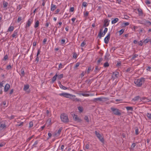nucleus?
I'll return each mask as SVG.
<instances>
[{"mask_svg":"<svg viewBox=\"0 0 151 151\" xmlns=\"http://www.w3.org/2000/svg\"><path fill=\"white\" fill-rule=\"evenodd\" d=\"M59 96H63L67 98H69L73 101H80V99L78 98H76L75 95L67 93H61L59 94Z\"/></svg>","mask_w":151,"mask_h":151,"instance_id":"nucleus-1","label":"nucleus"},{"mask_svg":"<svg viewBox=\"0 0 151 151\" xmlns=\"http://www.w3.org/2000/svg\"><path fill=\"white\" fill-rule=\"evenodd\" d=\"M145 81V78L142 77L140 78L135 79L134 82L137 86L140 87L142 85V83L144 82Z\"/></svg>","mask_w":151,"mask_h":151,"instance_id":"nucleus-2","label":"nucleus"},{"mask_svg":"<svg viewBox=\"0 0 151 151\" xmlns=\"http://www.w3.org/2000/svg\"><path fill=\"white\" fill-rule=\"evenodd\" d=\"M138 23L142 24L144 25L147 26L151 25V22L147 19H143L142 20H138Z\"/></svg>","mask_w":151,"mask_h":151,"instance_id":"nucleus-3","label":"nucleus"},{"mask_svg":"<svg viewBox=\"0 0 151 151\" xmlns=\"http://www.w3.org/2000/svg\"><path fill=\"white\" fill-rule=\"evenodd\" d=\"M60 118L61 121L64 122L66 123L69 122L68 116L66 114H62L60 116Z\"/></svg>","mask_w":151,"mask_h":151,"instance_id":"nucleus-4","label":"nucleus"},{"mask_svg":"<svg viewBox=\"0 0 151 151\" xmlns=\"http://www.w3.org/2000/svg\"><path fill=\"white\" fill-rule=\"evenodd\" d=\"M111 109L113 114L115 115H119L121 114V111L116 108L111 107Z\"/></svg>","mask_w":151,"mask_h":151,"instance_id":"nucleus-5","label":"nucleus"},{"mask_svg":"<svg viewBox=\"0 0 151 151\" xmlns=\"http://www.w3.org/2000/svg\"><path fill=\"white\" fill-rule=\"evenodd\" d=\"M95 133L96 136L100 140V141L102 143H104V140L103 137L101 136V134L97 131H95Z\"/></svg>","mask_w":151,"mask_h":151,"instance_id":"nucleus-6","label":"nucleus"},{"mask_svg":"<svg viewBox=\"0 0 151 151\" xmlns=\"http://www.w3.org/2000/svg\"><path fill=\"white\" fill-rule=\"evenodd\" d=\"M119 73L118 72L115 71L113 72L111 76V79L114 81L115 79L118 78Z\"/></svg>","mask_w":151,"mask_h":151,"instance_id":"nucleus-7","label":"nucleus"},{"mask_svg":"<svg viewBox=\"0 0 151 151\" xmlns=\"http://www.w3.org/2000/svg\"><path fill=\"white\" fill-rule=\"evenodd\" d=\"M110 33L108 34L107 36L105 37L104 39V41L106 44H108L110 38Z\"/></svg>","mask_w":151,"mask_h":151,"instance_id":"nucleus-8","label":"nucleus"},{"mask_svg":"<svg viewBox=\"0 0 151 151\" xmlns=\"http://www.w3.org/2000/svg\"><path fill=\"white\" fill-rule=\"evenodd\" d=\"M62 130V127H60L57 132H55V133L54 134V136L56 137L59 136L60 135V133Z\"/></svg>","mask_w":151,"mask_h":151,"instance_id":"nucleus-9","label":"nucleus"},{"mask_svg":"<svg viewBox=\"0 0 151 151\" xmlns=\"http://www.w3.org/2000/svg\"><path fill=\"white\" fill-rule=\"evenodd\" d=\"M33 21V20L31 18L29 19L27 22V24H26L25 27L27 28V27H29L31 25Z\"/></svg>","mask_w":151,"mask_h":151,"instance_id":"nucleus-10","label":"nucleus"},{"mask_svg":"<svg viewBox=\"0 0 151 151\" xmlns=\"http://www.w3.org/2000/svg\"><path fill=\"white\" fill-rule=\"evenodd\" d=\"M110 21V20L107 19H105L104 20V27H106L109 26V22Z\"/></svg>","mask_w":151,"mask_h":151,"instance_id":"nucleus-11","label":"nucleus"},{"mask_svg":"<svg viewBox=\"0 0 151 151\" xmlns=\"http://www.w3.org/2000/svg\"><path fill=\"white\" fill-rule=\"evenodd\" d=\"M6 125L4 123L1 122L0 123V130H2L5 128Z\"/></svg>","mask_w":151,"mask_h":151,"instance_id":"nucleus-12","label":"nucleus"},{"mask_svg":"<svg viewBox=\"0 0 151 151\" xmlns=\"http://www.w3.org/2000/svg\"><path fill=\"white\" fill-rule=\"evenodd\" d=\"M10 87V86L9 84L7 83L6 84L4 88V91L5 92H6L9 90Z\"/></svg>","mask_w":151,"mask_h":151,"instance_id":"nucleus-13","label":"nucleus"},{"mask_svg":"<svg viewBox=\"0 0 151 151\" xmlns=\"http://www.w3.org/2000/svg\"><path fill=\"white\" fill-rule=\"evenodd\" d=\"M57 8V6L53 4L52 3L50 7V10L51 11H53Z\"/></svg>","mask_w":151,"mask_h":151,"instance_id":"nucleus-14","label":"nucleus"},{"mask_svg":"<svg viewBox=\"0 0 151 151\" xmlns=\"http://www.w3.org/2000/svg\"><path fill=\"white\" fill-rule=\"evenodd\" d=\"M137 10L138 12V14L139 16H142L143 15V13L142 9L138 8L137 9Z\"/></svg>","mask_w":151,"mask_h":151,"instance_id":"nucleus-15","label":"nucleus"},{"mask_svg":"<svg viewBox=\"0 0 151 151\" xmlns=\"http://www.w3.org/2000/svg\"><path fill=\"white\" fill-rule=\"evenodd\" d=\"M58 76L57 73H56L55 75L52 77L51 82L53 83L56 80Z\"/></svg>","mask_w":151,"mask_h":151,"instance_id":"nucleus-16","label":"nucleus"},{"mask_svg":"<svg viewBox=\"0 0 151 151\" xmlns=\"http://www.w3.org/2000/svg\"><path fill=\"white\" fill-rule=\"evenodd\" d=\"M73 117V119L75 121H77L78 122H80L81 121V119L78 117L77 115L74 114Z\"/></svg>","mask_w":151,"mask_h":151,"instance_id":"nucleus-17","label":"nucleus"},{"mask_svg":"<svg viewBox=\"0 0 151 151\" xmlns=\"http://www.w3.org/2000/svg\"><path fill=\"white\" fill-rule=\"evenodd\" d=\"M111 23L112 24H114L117 22L119 20L118 18H116L114 19L113 18L111 19Z\"/></svg>","mask_w":151,"mask_h":151,"instance_id":"nucleus-18","label":"nucleus"},{"mask_svg":"<svg viewBox=\"0 0 151 151\" xmlns=\"http://www.w3.org/2000/svg\"><path fill=\"white\" fill-rule=\"evenodd\" d=\"M93 70V68H92L91 66H89L88 67V70L86 71H85V73L87 74H88L90 72H91Z\"/></svg>","mask_w":151,"mask_h":151,"instance_id":"nucleus-19","label":"nucleus"},{"mask_svg":"<svg viewBox=\"0 0 151 151\" xmlns=\"http://www.w3.org/2000/svg\"><path fill=\"white\" fill-rule=\"evenodd\" d=\"M58 83L59 84V86L61 88L64 90H66L67 89V88L66 87H65L62 85L60 81L58 82Z\"/></svg>","mask_w":151,"mask_h":151,"instance_id":"nucleus-20","label":"nucleus"},{"mask_svg":"<svg viewBox=\"0 0 151 151\" xmlns=\"http://www.w3.org/2000/svg\"><path fill=\"white\" fill-rule=\"evenodd\" d=\"M102 98L99 97L98 98H94L93 100V102H96L97 101H102Z\"/></svg>","mask_w":151,"mask_h":151,"instance_id":"nucleus-21","label":"nucleus"},{"mask_svg":"<svg viewBox=\"0 0 151 151\" xmlns=\"http://www.w3.org/2000/svg\"><path fill=\"white\" fill-rule=\"evenodd\" d=\"M103 34L104 33L102 32V29H101L98 34V37H99L100 38H101L102 37H103L104 35Z\"/></svg>","mask_w":151,"mask_h":151,"instance_id":"nucleus-22","label":"nucleus"},{"mask_svg":"<svg viewBox=\"0 0 151 151\" xmlns=\"http://www.w3.org/2000/svg\"><path fill=\"white\" fill-rule=\"evenodd\" d=\"M40 24V23L38 20H37L35 21L34 27L35 28H36L39 27Z\"/></svg>","mask_w":151,"mask_h":151,"instance_id":"nucleus-23","label":"nucleus"},{"mask_svg":"<svg viewBox=\"0 0 151 151\" xmlns=\"http://www.w3.org/2000/svg\"><path fill=\"white\" fill-rule=\"evenodd\" d=\"M150 38L148 37L146 38V39L144 40V41H143V43L146 44V43H148L149 42H150Z\"/></svg>","mask_w":151,"mask_h":151,"instance_id":"nucleus-24","label":"nucleus"},{"mask_svg":"<svg viewBox=\"0 0 151 151\" xmlns=\"http://www.w3.org/2000/svg\"><path fill=\"white\" fill-rule=\"evenodd\" d=\"M109 56L110 55L109 53H106L104 56V59L106 60H108Z\"/></svg>","mask_w":151,"mask_h":151,"instance_id":"nucleus-25","label":"nucleus"},{"mask_svg":"<svg viewBox=\"0 0 151 151\" xmlns=\"http://www.w3.org/2000/svg\"><path fill=\"white\" fill-rule=\"evenodd\" d=\"M29 86L28 84L25 85L24 86L23 90L25 91H26L27 90L29 89Z\"/></svg>","mask_w":151,"mask_h":151,"instance_id":"nucleus-26","label":"nucleus"},{"mask_svg":"<svg viewBox=\"0 0 151 151\" xmlns=\"http://www.w3.org/2000/svg\"><path fill=\"white\" fill-rule=\"evenodd\" d=\"M18 31L16 30L14 31V33L12 35V37L13 38L14 37L17 35Z\"/></svg>","mask_w":151,"mask_h":151,"instance_id":"nucleus-27","label":"nucleus"},{"mask_svg":"<svg viewBox=\"0 0 151 151\" xmlns=\"http://www.w3.org/2000/svg\"><path fill=\"white\" fill-rule=\"evenodd\" d=\"M14 27L13 26H10L8 29V32H12L13 31Z\"/></svg>","mask_w":151,"mask_h":151,"instance_id":"nucleus-28","label":"nucleus"},{"mask_svg":"<svg viewBox=\"0 0 151 151\" xmlns=\"http://www.w3.org/2000/svg\"><path fill=\"white\" fill-rule=\"evenodd\" d=\"M126 108L127 111H132L133 110V108L131 106H127Z\"/></svg>","mask_w":151,"mask_h":151,"instance_id":"nucleus-29","label":"nucleus"},{"mask_svg":"<svg viewBox=\"0 0 151 151\" xmlns=\"http://www.w3.org/2000/svg\"><path fill=\"white\" fill-rule=\"evenodd\" d=\"M21 74L22 76H24L25 73L24 72V70L23 68H22L21 70Z\"/></svg>","mask_w":151,"mask_h":151,"instance_id":"nucleus-30","label":"nucleus"},{"mask_svg":"<svg viewBox=\"0 0 151 151\" xmlns=\"http://www.w3.org/2000/svg\"><path fill=\"white\" fill-rule=\"evenodd\" d=\"M58 79L60 80L63 77V74H60L59 75H58Z\"/></svg>","mask_w":151,"mask_h":151,"instance_id":"nucleus-31","label":"nucleus"},{"mask_svg":"<svg viewBox=\"0 0 151 151\" xmlns=\"http://www.w3.org/2000/svg\"><path fill=\"white\" fill-rule=\"evenodd\" d=\"M139 133V129L137 127L135 128V134L136 135H138Z\"/></svg>","mask_w":151,"mask_h":151,"instance_id":"nucleus-32","label":"nucleus"},{"mask_svg":"<svg viewBox=\"0 0 151 151\" xmlns=\"http://www.w3.org/2000/svg\"><path fill=\"white\" fill-rule=\"evenodd\" d=\"M78 108L80 112L81 113L83 112V109L82 106H78Z\"/></svg>","mask_w":151,"mask_h":151,"instance_id":"nucleus-33","label":"nucleus"},{"mask_svg":"<svg viewBox=\"0 0 151 151\" xmlns=\"http://www.w3.org/2000/svg\"><path fill=\"white\" fill-rule=\"evenodd\" d=\"M79 95H82L84 96H89V94L84 93H79Z\"/></svg>","mask_w":151,"mask_h":151,"instance_id":"nucleus-34","label":"nucleus"},{"mask_svg":"<svg viewBox=\"0 0 151 151\" xmlns=\"http://www.w3.org/2000/svg\"><path fill=\"white\" fill-rule=\"evenodd\" d=\"M8 3L6 1H4L3 3V7L4 8H5L7 7L8 5Z\"/></svg>","mask_w":151,"mask_h":151,"instance_id":"nucleus-35","label":"nucleus"},{"mask_svg":"<svg viewBox=\"0 0 151 151\" xmlns=\"http://www.w3.org/2000/svg\"><path fill=\"white\" fill-rule=\"evenodd\" d=\"M73 57L75 59H76L77 58V53L76 52H73Z\"/></svg>","mask_w":151,"mask_h":151,"instance_id":"nucleus-36","label":"nucleus"},{"mask_svg":"<svg viewBox=\"0 0 151 151\" xmlns=\"http://www.w3.org/2000/svg\"><path fill=\"white\" fill-rule=\"evenodd\" d=\"M100 69L98 66H97L96 67L95 69V73H97L99 71Z\"/></svg>","mask_w":151,"mask_h":151,"instance_id":"nucleus-37","label":"nucleus"},{"mask_svg":"<svg viewBox=\"0 0 151 151\" xmlns=\"http://www.w3.org/2000/svg\"><path fill=\"white\" fill-rule=\"evenodd\" d=\"M138 56V55L137 54H135L133 55L132 58V60H134L135 58H137Z\"/></svg>","mask_w":151,"mask_h":151,"instance_id":"nucleus-38","label":"nucleus"},{"mask_svg":"<svg viewBox=\"0 0 151 151\" xmlns=\"http://www.w3.org/2000/svg\"><path fill=\"white\" fill-rule=\"evenodd\" d=\"M139 98V96H137L135 97L132 100L134 101H138Z\"/></svg>","mask_w":151,"mask_h":151,"instance_id":"nucleus-39","label":"nucleus"},{"mask_svg":"<svg viewBox=\"0 0 151 151\" xmlns=\"http://www.w3.org/2000/svg\"><path fill=\"white\" fill-rule=\"evenodd\" d=\"M64 65H63L61 63H60L59 65L58 70H59L61 68H63Z\"/></svg>","mask_w":151,"mask_h":151,"instance_id":"nucleus-40","label":"nucleus"},{"mask_svg":"<svg viewBox=\"0 0 151 151\" xmlns=\"http://www.w3.org/2000/svg\"><path fill=\"white\" fill-rule=\"evenodd\" d=\"M87 3L86 2H85V1H84L83 2V3H82V6H83L84 7H86L87 6Z\"/></svg>","mask_w":151,"mask_h":151,"instance_id":"nucleus-41","label":"nucleus"},{"mask_svg":"<svg viewBox=\"0 0 151 151\" xmlns=\"http://www.w3.org/2000/svg\"><path fill=\"white\" fill-rule=\"evenodd\" d=\"M38 143V141L37 140L35 141L33 145H32V146L33 147H37L36 145Z\"/></svg>","mask_w":151,"mask_h":151,"instance_id":"nucleus-42","label":"nucleus"},{"mask_svg":"<svg viewBox=\"0 0 151 151\" xmlns=\"http://www.w3.org/2000/svg\"><path fill=\"white\" fill-rule=\"evenodd\" d=\"M109 66V64L107 62L105 63L104 65V67H108Z\"/></svg>","mask_w":151,"mask_h":151,"instance_id":"nucleus-43","label":"nucleus"},{"mask_svg":"<svg viewBox=\"0 0 151 151\" xmlns=\"http://www.w3.org/2000/svg\"><path fill=\"white\" fill-rule=\"evenodd\" d=\"M84 119L88 122H89L88 118V116H86L84 117Z\"/></svg>","mask_w":151,"mask_h":151,"instance_id":"nucleus-44","label":"nucleus"},{"mask_svg":"<svg viewBox=\"0 0 151 151\" xmlns=\"http://www.w3.org/2000/svg\"><path fill=\"white\" fill-rule=\"evenodd\" d=\"M86 44V42L85 41H83L81 43V47H84Z\"/></svg>","mask_w":151,"mask_h":151,"instance_id":"nucleus-45","label":"nucleus"},{"mask_svg":"<svg viewBox=\"0 0 151 151\" xmlns=\"http://www.w3.org/2000/svg\"><path fill=\"white\" fill-rule=\"evenodd\" d=\"M33 126V123L32 122H30L29 123V128L32 127Z\"/></svg>","mask_w":151,"mask_h":151,"instance_id":"nucleus-46","label":"nucleus"},{"mask_svg":"<svg viewBox=\"0 0 151 151\" xmlns=\"http://www.w3.org/2000/svg\"><path fill=\"white\" fill-rule=\"evenodd\" d=\"M147 116L149 119H151V114L150 113H147Z\"/></svg>","mask_w":151,"mask_h":151,"instance_id":"nucleus-47","label":"nucleus"},{"mask_svg":"<svg viewBox=\"0 0 151 151\" xmlns=\"http://www.w3.org/2000/svg\"><path fill=\"white\" fill-rule=\"evenodd\" d=\"M12 68V67L10 65H9L6 66V69L8 70H9L11 69Z\"/></svg>","mask_w":151,"mask_h":151,"instance_id":"nucleus-48","label":"nucleus"},{"mask_svg":"<svg viewBox=\"0 0 151 151\" xmlns=\"http://www.w3.org/2000/svg\"><path fill=\"white\" fill-rule=\"evenodd\" d=\"M132 69L131 68H128L127 69L126 71L127 72H132Z\"/></svg>","mask_w":151,"mask_h":151,"instance_id":"nucleus-49","label":"nucleus"},{"mask_svg":"<svg viewBox=\"0 0 151 151\" xmlns=\"http://www.w3.org/2000/svg\"><path fill=\"white\" fill-rule=\"evenodd\" d=\"M80 64V62H77L76 64V65L74 67L75 68H76L78 67L79 66Z\"/></svg>","mask_w":151,"mask_h":151,"instance_id":"nucleus-50","label":"nucleus"},{"mask_svg":"<svg viewBox=\"0 0 151 151\" xmlns=\"http://www.w3.org/2000/svg\"><path fill=\"white\" fill-rule=\"evenodd\" d=\"M108 30V29L107 28H105L104 31V35H105L106 33L107 32Z\"/></svg>","mask_w":151,"mask_h":151,"instance_id":"nucleus-51","label":"nucleus"},{"mask_svg":"<svg viewBox=\"0 0 151 151\" xmlns=\"http://www.w3.org/2000/svg\"><path fill=\"white\" fill-rule=\"evenodd\" d=\"M124 29H122L119 31V33L120 35L122 34L124 32Z\"/></svg>","mask_w":151,"mask_h":151,"instance_id":"nucleus-52","label":"nucleus"},{"mask_svg":"<svg viewBox=\"0 0 151 151\" xmlns=\"http://www.w3.org/2000/svg\"><path fill=\"white\" fill-rule=\"evenodd\" d=\"M136 146V144L135 143H133L132 145L131 146V147L133 149Z\"/></svg>","mask_w":151,"mask_h":151,"instance_id":"nucleus-53","label":"nucleus"},{"mask_svg":"<svg viewBox=\"0 0 151 151\" xmlns=\"http://www.w3.org/2000/svg\"><path fill=\"white\" fill-rule=\"evenodd\" d=\"M74 7H71V8H70V9L69 11H70V12H73L74 11Z\"/></svg>","mask_w":151,"mask_h":151,"instance_id":"nucleus-54","label":"nucleus"},{"mask_svg":"<svg viewBox=\"0 0 151 151\" xmlns=\"http://www.w3.org/2000/svg\"><path fill=\"white\" fill-rule=\"evenodd\" d=\"M49 24H50V22H46L45 24V26L46 27H48L49 26Z\"/></svg>","mask_w":151,"mask_h":151,"instance_id":"nucleus-55","label":"nucleus"},{"mask_svg":"<svg viewBox=\"0 0 151 151\" xmlns=\"http://www.w3.org/2000/svg\"><path fill=\"white\" fill-rule=\"evenodd\" d=\"M145 2L147 4H151L150 2L148 0H146Z\"/></svg>","mask_w":151,"mask_h":151,"instance_id":"nucleus-56","label":"nucleus"},{"mask_svg":"<svg viewBox=\"0 0 151 151\" xmlns=\"http://www.w3.org/2000/svg\"><path fill=\"white\" fill-rule=\"evenodd\" d=\"M88 14H89V12L88 11H86V12L84 14V16L86 17H87L88 16Z\"/></svg>","mask_w":151,"mask_h":151,"instance_id":"nucleus-57","label":"nucleus"},{"mask_svg":"<svg viewBox=\"0 0 151 151\" xmlns=\"http://www.w3.org/2000/svg\"><path fill=\"white\" fill-rule=\"evenodd\" d=\"M103 60L102 58H99L98 60V63L99 64Z\"/></svg>","mask_w":151,"mask_h":151,"instance_id":"nucleus-58","label":"nucleus"},{"mask_svg":"<svg viewBox=\"0 0 151 151\" xmlns=\"http://www.w3.org/2000/svg\"><path fill=\"white\" fill-rule=\"evenodd\" d=\"M143 42L142 40H140L139 42V45L140 46H142L143 45Z\"/></svg>","mask_w":151,"mask_h":151,"instance_id":"nucleus-59","label":"nucleus"},{"mask_svg":"<svg viewBox=\"0 0 151 151\" xmlns=\"http://www.w3.org/2000/svg\"><path fill=\"white\" fill-rule=\"evenodd\" d=\"M23 123H24L23 122H21L20 124H17V126H18V127L22 126L23 125Z\"/></svg>","mask_w":151,"mask_h":151,"instance_id":"nucleus-60","label":"nucleus"},{"mask_svg":"<svg viewBox=\"0 0 151 151\" xmlns=\"http://www.w3.org/2000/svg\"><path fill=\"white\" fill-rule=\"evenodd\" d=\"M151 69V67L150 66H148L146 68L147 70L148 71H151V70H150Z\"/></svg>","mask_w":151,"mask_h":151,"instance_id":"nucleus-61","label":"nucleus"},{"mask_svg":"<svg viewBox=\"0 0 151 151\" xmlns=\"http://www.w3.org/2000/svg\"><path fill=\"white\" fill-rule=\"evenodd\" d=\"M85 73H85V72H84V71L82 72L81 75V77H83L84 76V75H85Z\"/></svg>","mask_w":151,"mask_h":151,"instance_id":"nucleus-62","label":"nucleus"},{"mask_svg":"<svg viewBox=\"0 0 151 151\" xmlns=\"http://www.w3.org/2000/svg\"><path fill=\"white\" fill-rule=\"evenodd\" d=\"M8 55H6L4 57V59L5 60H7L8 59Z\"/></svg>","mask_w":151,"mask_h":151,"instance_id":"nucleus-63","label":"nucleus"},{"mask_svg":"<svg viewBox=\"0 0 151 151\" xmlns=\"http://www.w3.org/2000/svg\"><path fill=\"white\" fill-rule=\"evenodd\" d=\"M60 11V10L59 9H57L55 11V14H58Z\"/></svg>","mask_w":151,"mask_h":151,"instance_id":"nucleus-64","label":"nucleus"}]
</instances>
